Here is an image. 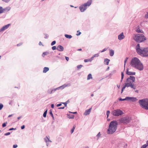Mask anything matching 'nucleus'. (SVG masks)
Masks as SVG:
<instances>
[{
  "instance_id": "obj_17",
  "label": "nucleus",
  "mask_w": 148,
  "mask_h": 148,
  "mask_svg": "<svg viewBox=\"0 0 148 148\" xmlns=\"http://www.w3.org/2000/svg\"><path fill=\"white\" fill-rule=\"evenodd\" d=\"M128 97V100H130L132 102L135 101L137 100V99L136 97Z\"/></svg>"
},
{
  "instance_id": "obj_54",
  "label": "nucleus",
  "mask_w": 148,
  "mask_h": 148,
  "mask_svg": "<svg viewBox=\"0 0 148 148\" xmlns=\"http://www.w3.org/2000/svg\"><path fill=\"white\" fill-rule=\"evenodd\" d=\"M146 147H146V146L143 145L140 148H146Z\"/></svg>"
},
{
  "instance_id": "obj_5",
  "label": "nucleus",
  "mask_w": 148,
  "mask_h": 148,
  "mask_svg": "<svg viewBox=\"0 0 148 148\" xmlns=\"http://www.w3.org/2000/svg\"><path fill=\"white\" fill-rule=\"evenodd\" d=\"M138 102L143 108L148 110V99L140 100Z\"/></svg>"
},
{
  "instance_id": "obj_41",
  "label": "nucleus",
  "mask_w": 148,
  "mask_h": 148,
  "mask_svg": "<svg viewBox=\"0 0 148 148\" xmlns=\"http://www.w3.org/2000/svg\"><path fill=\"white\" fill-rule=\"evenodd\" d=\"M56 41L55 40L53 41L51 43V45L53 46L56 43Z\"/></svg>"
},
{
  "instance_id": "obj_56",
  "label": "nucleus",
  "mask_w": 148,
  "mask_h": 148,
  "mask_svg": "<svg viewBox=\"0 0 148 148\" xmlns=\"http://www.w3.org/2000/svg\"><path fill=\"white\" fill-rule=\"evenodd\" d=\"M145 17L148 18V12L147 13V14L145 15Z\"/></svg>"
},
{
  "instance_id": "obj_4",
  "label": "nucleus",
  "mask_w": 148,
  "mask_h": 148,
  "mask_svg": "<svg viewBox=\"0 0 148 148\" xmlns=\"http://www.w3.org/2000/svg\"><path fill=\"white\" fill-rule=\"evenodd\" d=\"M134 39L137 42H141L145 40L146 38L143 34H138L135 36Z\"/></svg>"
},
{
  "instance_id": "obj_33",
  "label": "nucleus",
  "mask_w": 148,
  "mask_h": 148,
  "mask_svg": "<svg viewBox=\"0 0 148 148\" xmlns=\"http://www.w3.org/2000/svg\"><path fill=\"white\" fill-rule=\"evenodd\" d=\"M47 109L45 111L43 114V116L45 118L46 117L47 114Z\"/></svg>"
},
{
  "instance_id": "obj_9",
  "label": "nucleus",
  "mask_w": 148,
  "mask_h": 148,
  "mask_svg": "<svg viewBox=\"0 0 148 148\" xmlns=\"http://www.w3.org/2000/svg\"><path fill=\"white\" fill-rule=\"evenodd\" d=\"M80 11L82 12H84L87 9V7L83 4L81 5L79 7Z\"/></svg>"
},
{
  "instance_id": "obj_15",
  "label": "nucleus",
  "mask_w": 148,
  "mask_h": 148,
  "mask_svg": "<svg viewBox=\"0 0 148 148\" xmlns=\"http://www.w3.org/2000/svg\"><path fill=\"white\" fill-rule=\"evenodd\" d=\"M57 49L60 51H63L64 50V47L61 45H58L57 47Z\"/></svg>"
},
{
  "instance_id": "obj_30",
  "label": "nucleus",
  "mask_w": 148,
  "mask_h": 148,
  "mask_svg": "<svg viewBox=\"0 0 148 148\" xmlns=\"http://www.w3.org/2000/svg\"><path fill=\"white\" fill-rule=\"evenodd\" d=\"M49 53V52L47 51L44 52L42 54V56L44 57L45 56L47 55Z\"/></svg>"
},
{
  "instance_id": "obj_64",
  "label": "nucleus",
  "mask_w": 148,
  "mask_h": 148,
  "mask_svg": "<svg viewBox=\"0 0 148 148\" xmlns=\"http://www.w3.org/2000/svg\"><path fill=\"white\" fill-rule=\"evenodd\" d=\"M51 107L52 108H54V105L53 104H51Z\"/></svg>"
},
{
  "instance_id": "obj_61",
  "label": "nucleus",
  "mask_w": 148,
  "mask_h": 148,
  "mask_svg": "<svg viewBox=\"0 0 148 148\" xmlns=\"http://www.w3.org/2000/svg\"><path fill=\"white\" fill-rule=\"evenodd\" d=\"M17 145H13V148H16L17 147Z\"/></svg>"
},
{
  "instance_id": "obj_10",
  "label": "nucleus",
  "mask_w": 148,
  "mask_h": 148,
  "mask_svg": "<svg viewBox=\"0 0 148 148\" xmlns=\"http://www.w3.org/2000/svg\"><path fill=\"white\" fill-rule=\"evenodd\" d=\"M130 80L132 81V82H134L135 81V77L134 76H130L129 77L127 78V79L126 82H130Z\"/></svg>"
},
{
  "instance_id": "obj_37",
  "label": "nucleus",
  "mask_w": 148,
  "mask_h": 148,
  "mask_svg": "<svg viewBox=\"0 0 148 148\" xmlns=\"http://www.w3.org/2000/svg\"><path fill=\"white\" fill-rule=\"evenodd\" d=\"M83 65H79L77 66V68L78 70L80 69L82 67Z\"/></svg>"
},
{
  "instance_id": "obj_40",
  "label": "nucleus",
  "mask_w": 148,
  "mask_h": 148,
  "mask_svg": "<svg viewBox=\"0 0 148 148\" xmlns=\"http://www.w3.org/2000/svg\"><path fill=\"white\" fill-rule=\"evenodd\" d=\"M7 123V122H6L5 123H3L2 125V127H5L6 126V124Z\"/></svg>"
},
{
  "instance_id": "obj_59",
  "label": "nucleus",
  "mask_w": 148,
  "mask_h": 148,
  "mask_svg": "<svg viewBox=\"0 0 148 148\" xmlns=\"http://www.w3.org/2000/svg\"><path fill=\"white\" fill-rule=\"evenodd\" d=\"M2 1L6 3H8L9 1V0H2Z\"/></svg>"
},
{
  "instance_id": "obj_43",
  "label": "nucleus",
  "mask_w": 148,
  "mask_h": 148,
  "mask_svg": "<svg viewBox=\"0 0 148 148\" xmlns=\"http://www.w3.org/2000/svg\"><path fill=\"white\" fill-rule=\"evenodd\" d=\"M3 107V104L1 103H0V110H2Z\"/></svg>"
},
{
  "instance_id": "obj_22",
  "label": "nucleus",
  "mask_w": 148,
  "mask_h": 148,
  "mask_svg": "<svg viewBox=\"0 0 148 148\" xmlns=\"http://www.w3.org/2000/svg\"><path fill=\"white\" fill-rule=\"evenodd\" d=\"M49 70V69L48 67H45L43 68V72L44 73H46L47 71H48Z\"/></svg>"
},
{
  "instance_id": "obj_38",
  "label": "nucleus",
  "mask_w": 148,
  "mask_h": 148,
  "mask_svg": "<svg viewBox=\"0 0 148 148\" xmlns=\"http://www.w3.org/2000/svg\"><path fill=\"white\" fill-rule=\"evenodd\" d=\"M44 139L46 143H47L48 141H49V139L47 137V136H46V137L44 138Z\"/></svg>"
},
{
  "instance_id": "obj_36",
  "label": "nucleus",
  "mask_w": 148,
  "mask_h": 148,
  "mask_svg": "<svg viewBox=\"0 0 148 148\" xmlns=\"http://www.w3.org/2000/svg\"><path fill=\"white\" fill-rule=\"evenodd\" d=\"M3 8L2 7L0 6V14H1L4 12Z\"/></svg>"
},
{
  "instance_id": "obj_8",
  "label": "nucleus",
  "mask_w": 148,
  "mask_h": 148,
  "mask_svg": "<svg viewBox=\"0 0 148 148\" xmlns=\"http://www.w3.org/2000/svg\"><path fill=\"white\" fill-rule=\"evenodd\" d=\"M131 119V117L129 116H126L121 118L120 121L121 123L124 124H127L129 123Z\"/></svg>"
},
{
  "instance_id": "obj_46",
  "label": "nucleus",
  "mask_w": 148,
  "mask_h": 148,
  "mask_svg": "<svg viewBox=\"0 0 148 148\" xmlns=\"http://www.w3.org/2000/svg\"><path fill=\"white\" fill-rule=\"evenodd\" d=\"M84 62H90V60L89 59H85L84 60Z\"/></svg>"
},
{
  "instance_id": "obj_49",
  "label": "nucleus",
  "mask_w": 148,
  "mask_h": 148,
  "mask_svg": "<svg viewBox=\"0 0 148 148\" xmlns=\"http://www.w3.org/2000/svg\"><path fill=\"white\" fill-rule=\"evenodd\" d=\"M10 132H8L6 133H5L4 134V135L5 136H8V135H10Z\"/></svg>"
},
{
  "instance_id": "obj_25",
  "label": "nucleus",
  "mask_w": 148,
  "mask_h": 148,
  "mask_svg": "<svg viewBox=\"0 0 148 148\" xmlns=\"http://www.w3.org/2000/svg\"><path fill=\"white\" fill-rule=\"evenodd\" d=\"M119 100L120 101H123L125 100H128V97H126L125 99H122L121 98H119Z\"/></svg>"
},
{
  "instance_id": "obj_3",
  "label": "nucleus",
  "mask_w": 148,
  "mask_h": 148,
  "mask_svg": "<svg viewBox=\"0 0 148 148\" xmlns=\"http://www.w3.org/2000/svg\"><path fill=\"white\" fill-rule=\"evenodd\" d=\"M118 125V123L116 121H113L110 123L107 133L109 134H112L116 130Z\"/></svg>"
},
{
  "instance_id": "obj_39",
  "label": "nucleus",
  "mask_w": 148,
  "mask_h": 148,
  "mask_svg": "<svg viewBox=\"0 0 148 148\" xmlns=\"http://www.w3.org/2000/svg\"><path fill=\"white\" fill-rule=\"evenodd\" d=\"M128 59V58L127 57L125 58V60H124V69L125 68V64ZM125 69L124 70V71Z\"/></svg>"
},
{
  "instance_id": "obj_20",
  "label": "nucleus",
  "mask_w": 148,
  "mask_h": 148,
  "mask_svg": "<svg viewBox=\"0 0 148 148\" xmlns=\"http://www.w3.org/2000/svg\"><path fill=\"white\" fill-rule=\"evenodd\" d=\"M11 9V8L10 7H7L3 9L4 12H8Z\"/></svg>"
},
{
  "instance_id": "obj_50",
  "label": "nucleus",
  "mask_w": 148,
  "mask_h": 148,
  "mask_svg": "<svg viewBox=\"0 0 148 148\" xmlns=\"http://www.w3.org/2000/svg\"><path fill=\"white\" fill-rule=\"evenodd\" d=\"M16 130V128H11L10 129H9V130H8L9 131H11V130Z\"/></svg>"
},
{
  "instance_id": "obj_21",
  "label": "nucleus",
  "mask_w": 148,
  "mask_h": 148,
  "mask_svg": "<svg viewBox=\"0 0 148 148\" xmlns=\"http://www.w3.org/2000/svg\"><path fill=\"white\" fill-rule=\"evenodd\" d=\"M114 53V51L112 49L110 50V55L111 56H112Z\"/></svg>"
},
{
  "instance_id": "obj_52",
  "label": "nucleus",
  "mask_w": 148,
  "mask_h": 148,
  "mask_svg": "<svg viewBox=\"0 0 148 148\" xmlns=\"http://www.w3.org/2000/svg\"><path fill=\"white\" fill-rule=\"evenodd\" d=\"M107 50V48H104L103 49V50L102 51H100V52L102 53L103 52L105 51H106Z\"/></svg>"
},
{
  "instance_id": "obj_60",
  "label": "nucleus",
  "mask_w": 148,
  "mask_h": 148,
  "mask_svg": "<svg viewBox=\"0 0 148 148\" xmlns=\"http://www.w3.org/2000/svg\"><path fill=\"white\" fill-rule=\"evenodd\" d=\"M69 112L70 113H73V114H76L77 113V112H70V111H69Z\"/></svg>"
},
{
  "instance_id": "obj_14",
  "label": "nucleus",
  "mask_w": 148,
  "mask_h": 148,
  "mask_svg": "<svg viewBox=\"0 0 148 148\" xmlns=\"http://www.w3.org/2000/svg\"><path fill=\"white\" fill-rule=\"evenodd\" d=\"M92 0H88L86 3H85L84 4L86 7L90 6L92 3Z\"/></svg>"
},
{
  "instance_id": "obj_45",
  "label": "nucleus",
  "mask_w": 148,
  "mask_h": 148,
  "mask_svg": "<svg viewBox=\"0 0 148 148\" xmlns=\"http://www.w3.org/2000/svg\"><path fill=\"white\" fill-rule=\"evenodd\" d=\"M126 87V86H125V85L124 86H123L122 88V90H121V93H122L123 92V91H124V89H125V88Z\"/></svg>"
},
{
  "instance_id": "obj_12",
  "label": "nucleus",
  "mask_w": 148,
  "mask_h": 148,
  "mask_svg": "<svg viewBox=\"0 0 148 148\" xmlns=\"http://www.w3.org/2000/svg\"><path fill=\"white\" fill-rule=\"evenodd\" d=\"M126 74L128 75H134L136 74L135 72L129 71V69L127 68L126 70Z\"/></svg>"
},
{
  "instance_id": "obj_26",
  "label": "nucleus",
  "mask_w": 148,
  "mask_h": 148,
  "mask_svg": "<svg viewBox=\"0 0 148 148\" xmlns=\"http://www.w3.org/2000/svg\"><path fill=\"white\" fill-rule=\"evenodd\" d=\"M92 77L91 74V73H90L88 75L87 79L88 80L90 79H92Z\"/></svg>"
},
{
  "instance_id": "obj_62",
  "label": "nucleus",
  "mask_w": 148,
  "mask_h": 148,
  "mask_svg": "<svg viewBox=\"0 0 148 148\" xmlns=\"http://www.w3.org/2000/svg\"><path fill=\"white\" fill-rule=\"evenodd\" d=\"M115 71H114L113 72H112L109 74L110 75H113V73L115 72Z\"/></svg>"
},
{
  "instance_id": "obj_7",
  "label": "nucleus",
  "mask_w": 148,
  "mask_h": 148,
  "mask_svg": "<svg viewBox=\"0 0 148 148\" xmlns=\"http://www.w3.org/2000/svg\"><path fill=\"white\" fill-rule=\"evenodd\" d=\"M111 113L115 116H121L124 114L122 111L119 109L114 110L111 112Z\"/></svg>"
},
{
  "instance_id": "obj_1",
  "label": "nucleus",
  "mask_w": 148,
  "mask_h": 148,
  "mask_svg": "<svg viewBox=\"0 0 148 148\" xmlns=\"http://www.w3.org/2000/svg\"><path fill=\"white\" fill-rule=\"evenodd\" d=\"M130 64L132 67L134 68L139 71H142L144 69L143 64L139 59L137 57H134L132 59Z\"/></svg>"
},
{
  "instance_id": "obj_34",
  "label": "nucleus",
  "mask_w": 148,
  "mask_h": 148,
  "mask_svg": "<svg viewBox=\"0 0 148 148\" xmlns=\"http://www.w3.org/2000/svg\"><path fill=\"white\" fill-rule=\"evenodd\" d=\"M101 134H100V132H99L96 136L97 137V140H98L101 137Z\"/></svg>"
},
{
  "instance_id": "obj_51",
  "label": "nucleus",
  "mask_w": 148,
  "mask_h": 148,
  "mask_svg": "<svg viewBox=\"0 0 148 148\" xmlns=\"http://www.w3.org/2000/svg\"><path fill=\"white\" fill-rule=\"evenodd\" d=\"M62 102H61L60 103H59L58 104H57L56 105V106L57 107H59V106H61L62 105Z\"/></svg>"
},
{
  "instance_id": "obj_16",
  "label": "nucleus",
  "mask_w": 148,
  "mask_h": 148,
  "mask_svg": "<svg viewBox=\"0 0 148 148\" xmlns=\"http://www.w3.org/2000/svg\"><path fill=\"white\" fill-rule=\"evenodd\" d=\"M125 37V36L123 35V33L122 32L121 33L120 35L118 36V39L119 40H121L123 39Z\"/></svg>"
},
{
  "instance_id": "obj_13",
  "label": "nucleus",
  "mask_w": 148,
  "mask_h": 148,
  "mask_svg": "<svg viewBox=\"0 0 148 148\" xmlns=\"http://www.w3.org/2000/svg\"><path fill=\"white\" fill-rule=\"evenodd\" d=\"M92 109V108L91 107L89 109L86 110L85 112H84V115H85V116H87V115L89 114L90 113V112L91 111Z\"/></svg>"
},
{
  "instance_id": "obj_28",
  "label": "nucleus",
  "mask_w": 148,
  "mask_h": 148,
  "mask_svg": "<svg viewBox=\"0 0 148 148\" xmlns=\"http://www.w3.org/2000/svg\"><path fill=\"white\" fill-rule=\"evenodd\" d=\"M49 114L52 117L53 119L54 120V118L51 110H50V112H49Z\"/></svg>"
},
{
  "instance_id": "obj_27",
  "label": "nucleus",
  "mask_w": 148,
  "mask_h": 148,
  "mask_svg": "<svg viewBox=\"0 0 148 148\" xmlns=\"http://www.w3.org/2000/svg\"><path fill=\"white\" fill-rule=\"evenodd\" d=\"M65 37L69 39H71L72 38V36L71 35L65 34L64 35Z\"/></svg>"
},
{
  "instance_id": "obj_55",
  "label": "nucleus",
  "mask_w": 148,
  "mask_h": 148,
  "mask_svg": "<svg viewBox=\"0 0 148 148\" xmlns=\"http://www.w3.org/2000/svg\"><path fill=\"white\" fill-rule=\"evenodd\" d=\"M65 107L64 106L63 107H60L58 108V109H64V108Z\"/></svg>"
},
{
  "instance_id": "obj_29",
  "label": "nucleus",
  "mask_w": 148,
  "mask_h": 148,
  "mask_svg": "<svg viewBox=\"0 0 148 148\" xmlns=\"http://www.w3.org/2000/svg\"><path fill=\"white\" fill-rule=\"evenodd\" d=\"M131 88H132L133 89H136V86H135L134 84H132V83L131 86H130Z\"/></svg>"
},
{
  "instance_id": "obj_18",
  "label": "nucleus",
  "mask_w": 148,
  "mask_h": 148,
  "mask_svg": "<svg viewBox=\"0 0 148 148\" xmlns=\"http://www.w3.org/2000/svg\"><path fill=\"white\" fill-rule=\"evenodd\" d=\"M132 83L131 82H127V83H125V86L126 87H130L131 86Z\"/></svg>"
},
{
  "instance_id": "obj_24",
  "label": "nucleus",
  "mask_w": 148,
  "mask_h": 148,
  "mask_svg": "<svg viewBox=\"0 0 148 148\" xmlns=\"http://www.w3.org/2000/svg\"><path fill=\"white\" fill-rule=\"evenodd\" d=\"M67 117L69 119H73L74 118V115H71L70 114H67Z\"/></svg>"
},
{
  "instance_id": "obj_19",
  "label": "nucleus",
  "mask_w": 148,
  "mask_h": 148,
  "mask_svg": "<svg viewBox=\"0 0 148 148\" xmlns=\"http://www.w3.org/2000/svg\"><path fill=\"white\" fill-rule=\"evenodd\" d=\"M110 60L108 58H106L104 60V64L107 65H108L109 64Z\"/></svg>"
},
{
  "instance_id": "obj_6",
  "label": "nucleus",
  "mask_w": 148,
  "mask_h": 148,
  "mask_svg": "<svg viewBox=\"0 0 148 148\" xmlns=\"http://www.w3.org/2000/svg\"><path fill=\"white\" fill-rule=\"evenodd\" d=\"M70 86V84H64L62 85V86H61L58 88H57L54 89H49L48 90L47 92L49 94H51V93L54 92L57 90H59L60 89H63L66 87Z\"/></svg>"
},
{
  "instance_id": "obj_2",
  "label": "nucleus",
  "mask_w": 148,
  "mask_h": 148,
  "mask_svg": "<svg viewBox=\"0 0 148 148\" xmlns=\"http://www.w3.org/2000/svg\"><path fill=\"white\" fill-rule=\"evenodd\" d=\"M137 53L143 57H147L148 56V47H140V45L138 44L136 48Z\"/></svg>"
},
{
  "instance_id": "obj_23",
  "label": "nucleus",
  "mask_w": 148,
  "mask_h": 148,
  "mask_svg": "<svg viewBox=\"0 0 148 148\" xmlns=\"http://www.w3.org/2000/svg\"><path fill=\"white\" fill-rule=\"evenodd\" d=\"M136 31L137 33H143V31L142 30H140L139 27H138L137 29H136Z\"/></svg>"
},
{
  "instance_id": "obj_35",
  "label": "nucleus",
  "mask_w": 148,
  "mask_h": 148,
  "mask_svg": "<svg viewBox=\"0 0 148 148\" xmlns=\"http://www.w3.org/2000/svg\"><path fill=\"white\" fill-rule=\"evenodd\" d=\"M75 127H76V126L75 125H74L73 126V128L71 130V134L73 133V132H74V130L75 129Z\"/></svg>"
},
{
  "instance_id": "obj_31",
  "label": "nucleus",
  "mask_w": 148,
  "mask_h": 148,
  "mask_svg": "<svg viewBox=\"0 0 148 148\" xmlns=\"http://www.w3.org/2000/svg\"><path fill=\"white\" fill-rule=\"evenodd\" d=\"M121 82L123 81V79L124 78V73L123 72H122L121 73Z\"/></svg>"
},
{
  "instance_id": "obj_44",
  "label": "nucleus",
  "mask_w": 148,
  "mask_h": 148,
  "mask_svg": "<svg viewBox=\"0 0 148 148\" xmlns=\"http://www.w3.org/2000/svg\"><path fill=\"white\" fill-rule=\"evenodd\" d=\"M44 34L45 36V38L46 39L47 38L49 37L48 35L47 34Z\"/></svg>"
},
{
  "instance_id": "obj_32",
  "label": "nucleus",
  "mask_w": 148,
  "mask_h": 148,
  "mask_svg": "<svg viewBox=\"0 0 148 148\" xmlns=\"http://www.w3.org/2000/svg\"><path fill=\"white\" fill-rule=\"evenodd\" d=\"M69 102V100H68L65 102H62V103L64 104V107H66L67 103Z\"/></svg>"
},
{
  "instance_id": "obj_42",
  "label": "nucleus",
  "mask_w": 148,
  "mask_h": 148,
  "mask_svg": "<svg viewBox=\"0 0 148 148\" xmlns=\"http://www.w3.org/2000/svg\"><path fill=\"white\" fill-rule=\"evenodd\" d=\"M110 113V111L109 110L107 111L106 112V115L107 116V117H108Z\"/></svg>"
},
{
  "instance_id": "obj_53",
  "label": "nucleus",
  "mask_w": 148,
  "mask_h": 148,
  "mask_svg": "<svg viewBox=\"0 0 148 148\" xmlns=\"http://www.w3.org/2000/svg\"><path fill=\"white\" fill-rule=\"evenodd\" d=\"M13 101L11 100L10 101L9 103V104L10 105H12Z\"/></svg>"
},
{
  "instance_id": "obj_57",
  "label": "nucleus",
  "mask_w": 148,
  "mask_h": 148,
  "mask_svg": "<svg viewBox=\"0 0 148 148\" xmlns=\"http://www.w3.org/2000/svg\"><path fill=\"white\" fill-rule=\"evenodd\" d=\"M25 127V126L24 125H23L22 126H21V129H22V130L24 129Z\"/></svg>"
},
{
  "instance_id": "obj_11",
  "label": "nucleus",
  "mask_w": 148,
  "mask_h": 148,
  "mask_svg": "<svg viewBox=\"0 0 148 148\" xmlns=\"http://www.w3.org/2000/svg\"><path fill=\"white\" fill-rule=\"evenodd\" d=\"M10 25V24H8L3 27L0 29V32H2L7 29Z\"/></svg>"
},
{
  "instance_id": "obj_48",
  "label": "nucleus",
  "mask_w": 148,
  "mask_h": 148,
  "mask_svg": "<svg viewBox=\"0 0 148 148\" xmlns=\"http://www.w3.org/2000/svg\"><path fill=\"white\" fill-rule=\"evenodd\" d=\"M99 56V54L97 53V54H96L94 55L93 56L94 57H94H98Z\"/></svg>"
},
{
  "instance_id": "obj_58",
  "label": "nucleus",
  "mask_w": 148,
  "mask_h": 148,
  "mask_svg": "<svg viewBox=\"0 0 148 148\" xmlns=\"http://www.w3.org/2000/svg\"><path fill=\"white\" fill-rule=\"evenodd\" d=\"M65 59H66V60L67 61H68V60H69V58L68 57H66V56H65Z\"/></svg>"
},
{
  "instance_id": "obj_63",
  "label": "nucleus",
  "mask_w": 148,
  "mask_h": 148,
  "mask_svg": "<svg viewBox=\"0 0 148 148\" xmlns=\"http://www.w3.org/2000/svg\"><path fill=\"white\" fill-rule=\"evenodd\" d=\"M22 43H19L17 44V46H21V45H22Z\"/></svg>"
},
{
  "instance_id": "obj_47",
  "label": "nucleus",
  "mask_w": 148,
  "mask_h": 148,
  "mask_svg": "<svg viewBox=\"0 0 148 148\" xmlns=\"http://www.w3.org/2000/svg\"><path fill=\"white\" fill-rule=\"evenodd\" d=\"M52 49L53 50H55L57 49V48L56 46H53L52 47Z\"/></svg>"
}]
</instances>
